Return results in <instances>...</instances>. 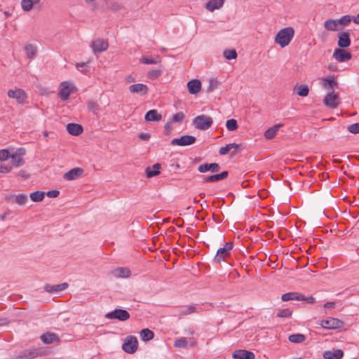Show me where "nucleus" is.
<instances>
[{
	"label": "nucleus",
	"mask_w": 359,
	"mask_h": 359,
	"mask_svg": "<svg viewBox=\"0 0 359 359\" xmlns=\"http://www.w3.org/2000/svg\"><path fill=\"white\" fill-rule=\"evenodd\" d=\"M68 284L66 283L55 285H46L44 287V290L49 293H58L66 290Z\"/></svg>",
	"instance_id": "nucleus-22"
},
{
	"label": "nucleus",
	"mask_w": 359,
	"mask_h": 359,
	"mask_svg": "<svg viewBox=\"0 0 359 359\" xmlns=\"http://www.w3.org/2000/svg\"><path fill=\"white\" fill-rule=\"evenodd\" d=\"M67 130L69 134L75 136L80 135L83 130L81 125L73 123L67 124Z\"/></svg>",
	"instance_id": "nucleus-29"
},
{
	"label": "nucleus",
	"mask_w": 359,
	"mask_h": 359,
	"mask_svg": "<svg viewBox=\"0 0 359 359\" xmlns=\"http://www.w3.org/2000/svg\"><path fill=\"white\" fill-rule=\"evenodd\" d=\"M25 150L23 148L18 149L14 154H11V163L13 166L19 167L24 163L22 156L25 154Z\"/></svg>",
	"instance_id": "nucleus-14"
},
{
	"label": "nucleus",
	"mask_w": 359,
	"mask_h": 359,
	"mask_svg": "<svg viewBox=\"0 0 359 359\" xmlns=\"http://www.w3.org/2000/svg\"><path fill=\"white\" fill-rule=\"evenodd\" d=\"M154 337V332L148 328H145L140 332V338L144 341H148Z\"/></svg>",
	"instance_id": "nucleus-38"
},
{
	"label": "nucleus",
	"mask_w": 359,
	"mask_h": 359,
	"mask_svg": "<svg viewBox=\"0 0 359 359\" xmlns=\"http://www.w3.org/2000/svg\"><path fill=\"white\" fill-rule=\"evenodd\" d=\"M351 21V18L348 15H344L341 18L337 19V22L339 23V27H341V29L344 26L348 25Z\"/></svg>",
	"instance_id": "nucleus-44"
},
{
	"label": "nucleus",
	"mask_w": 359,
	"mask_h": 359,
	"mask_svg": "<svg viewBox=\"0 0 359 359\" xmlns=\"http://www.w3.org/2000/svg\"><path fill=\"white\" fill-rule=\"evenodd\" d=\"M232 248V243H226L223 248H220L217 250V254L214 257V262L215 263H220L222 261L225 260V259L229 256Z\"/></svg>",
	"instance_id": "nucleus-5"
},
{
	"label": "nucleus",
	"mask_w": 359,
	"mask_h": 359,
	"mask_svg": "<svg viewBox=\"0 0 359 359\" xmlns=\"http://www.w3.org/2000/svg\"><path fill=\"white\" fill-rule=\"evenodd\" d=\"M332 57L339 62H344L348 61L352 55L343 48H336L334 50Z\"/></svg>",
	"instance_id": "nucleus-12"
},
{
	"label": "nucleus",
	"mask_w": 359,
	"mask_h": 359,
	"mask_svg": "<svg viewBox=\"0 0 359 359\" xmlns=\"http://www.w3.org/2000/svg\"><path fill=\"white\" fill-rule=\"evenodd\" d=\"M288 339L292 343H302L306 340V336L302 334H293L289 336Z\"/></svg>",
	"instance_id": "nucleus-39"
},
{
	"label": "nucleus",
	"mask_w": 359,
	"mask_h": 359,
	"mask_svg": "<svg viewBox=\"0 0 359 359\" xmlns=\"http://www.w3.org/2000/svg\"><path fill=\"white\" fill-rule=\"evenodd\" d=\"M24 49H25L26 56L27 58L32 60L36 57V53H37V48L35 46H34L32 44H27L25 46Z\"/></svg>",
	"instance_id": "nucleus-34"
},
{
	"label": "nucleus",
	"mask_w": 359,
	"mask_h": 359,
	"mask_svg": "<svg viewBox=\"0 0 359 359\" xmlns=\"http://www.w3.org/2000/svg\"><path fill=\"white\" fill-rule=\"evenodd\" d=\"M45 196L43 191H36L30 194V198L34 202H41L43 201Z\"/></svg>",
	"instance_id": "nucleus-42"
},
{
	"label": "nucleus",
	"mask_w": 359,
	"mask_h": 359,
	"mask_svg": "<svg viewBox=\"0 0 359 359\" xmlns=\"http://www.w3.org/2000/svg\"><path fill=\"white\" fill-rule=\"evenodd\" d=\"M91 47L95 53H100L108 48V43L102 39H97L92 43Z\"/></svg>",
	"instance_id": "nucleus-19"
},
{
	"label": "nucleus",
	"mask_w": 359,
	"mask_h": 359,
	"mask_svg": "<svg viewBox=\"0 0 359 359\" xmlns=\"http://www.w3.org/2000/svg\"><path fill=\"white\" fill-rule=\"evenodd\" d=\"M226 128L230 131H234L238 128V124L236 120L231 118L226 121Z\"/></svg>",
	"instance_id": "nucleus-46"
},
{
	"label": "nucleus",
	"mask_w": 359,
	"mask_h": 359,
	"mask_svg": "<svg viewBox=\"0 0 359 359\" xmlns=\"http://www.w3.org/2000/svg\"><path fill=\"white\" fill-rule=\"evenodd\" d=\"M148 75L150 79H154L161 75V71L158 69L151 70L148 72Z\"/></svg>",
	"instance_id": "nucleus-54"
},
{
	"label": "nucleus",
	"mask_w": 359,
	"mask_h": 359,
	"mask_svg": "<svg viewBox=\"0 0 359 359\" xmlns=\"http://www.w3.org/2000/svg\"><path fill=\"white\" fill-rule=\"evenodd\" d=\"M187 88L190 94H196L201 90V83L198 79H193L188 82Z\"/></svg>",
	"instance_id": "nucleus-23"
},
{
	"label": "nucleus",
	"mask_w": 359,
	"mask_h": 359,
	"mask_svg": "<svg viewBox=\"0 0 359 359\" xmlns=\"http://www.w3.org/2000/svg\"><path fill=\"white\" fill-rule=\"evenodd\" d=\"M224 56L227 60L236 59L237 53L234 49H228L224 51Z\"/></svg>",
	"instance_id": "nucleus-45"
},
{
	"label": "nucleus",
	"mask_w": 359,
	"mask_h": 359,
	"mask_svg": "<svg viewBox=\"0 0 359 359\" xmlns=\"http://www.w3.org/2000/svg\"><path fill=\"white\" fill-rule=\"evenodd\" d=\"M344 355V352L341 349L333 351H326L323 353L325 359H341Z\"/></svg>",
	"instance_id": "nucleus-27"
},
{
	"label": "nucleus",
	"mask_w": 359,
	"mask_h": 359,
	"mask_svg": "<svg viewBox=\"0 0 359 359\" xmlns=\"http://www.w3.org/2000/svg\"><path fill=\"white\" fill-rule=\"evenodd\" d=\"M282 127L281 124H277L271 128H269L268 130H266L264 133V137L267 140H271L273 139L276 135L277 131Z\"/></svg>",
	"instance_id": "nucleus-35"
},
{
	"label": "nucleus",
	"mask_w": 359,
	"mask_h": 359,
	"mask_svg": "<svg viewBox=\"0 0 359 359\" xmlns=\"http://www.w3.org/2000/svg\"><path fill=\"white\" fill-rule=\"evenodd\" d=\"M12 170V167L11 165H0V172L1 173H8L11 172Z\"/></svg>",
	"instance_id": "nucleus-55"
},
{
	"label": "nucleus",
	"mask_w": 359,
	"mask_h": 359,
	"mask_svg": "<svg viewBox=\"0 0 359 359\" xmlns=\"http://www.w3.org/2000/svg\"><path fill=\"white\" fill-rule=\"evenodd\" d=\"M294 36V29L292 27H285L278 32L274 37V41L281 48L287 46Z\"/></svg>",
	"instance_id": "nucleus-1"
},
{
	"label": "nucleus",
	"mask_w": 359,
	"mask_h": 359,
	"mask_svg": "<svg viewBox=\"0 0 359 359\" xmlns=\"http://www.w3.org/2000/svg\"><path fill=\"white\" fill-rule=\"evenodd\" d=\"M8 96L10 98L15 99L19 104L25 103L27 100V95L25 92L20 88L9 90L8 91Z\"/></svg>",
	"instance_id": "nucleus-11"
},
{
	"label": "nucleus",
	"mask_w": 359,
	"mask_h": 359,
	"mask_svg": "<svg viewBox=\"0 0 359 359\" xmlns=\"http://www.w3.org/2000/svg\"><path fill=\"white\" fill-rule=\"evenodd\" d=\"M220 169V166L217 163H205L199 165L198 170L200 172H205L208 171H211L212 172H216L219 171Z\"/></svg>",
	"instance_id": "nucleus-21"
},
{
	"label": "nucleus",
	"mask_w": 359,
	"mask_h": 359,
	"mask_svg": "<svg viewBox=\"0 0 359 359\" xmlns=\"http://www.w3.org/2000/svg\"><path fill=\"white\" fill-rule=\"evenodd\" d=\"M144 119L146 121H156L158 122L161 121L162 116L161 114H158L157 110L156 109H151L147 111L144 116Z\"/></svg>",
	"instance_id": "nucleus-28"
},
{
	"label": "nucleus",
	"mask_w": 359,
	"mask_h": 359,
	"mask_svg": "<svg viewBox=\"0 0 359 359\" xmlns=\"http://www.w3.org/2000/svg\"><path fill=\"white\" fill-rule=\"evenodd\" d=\"M184 118V114L182 112H178L174 114L172 117V122H181Z\"/></svg>",
	"instance_id": "nucleus-52"
},
{
	"label": "nucleus",
	"mask_w": 359,
	"mask_h": 359,
	"mask_svg": "<svg viewBox=\"0 0 359 359\" xmlns=\"http://www.w3.org/2000/svg\"><path fill=\"white\" fill-rule=\"evenodd\" d=\"M334 306H335V303L333 302H329L324 304V307L327 308V309L333 308V307H334Z\"/></svg>",
	"instance_id": "nucleus-61"
},
{
	"label": "nucleus",
	"mask_w": 359,
	"mask_h": 359,
	"mask_svg": "<svg viewBox=\"0 0 359 359\" xmlns=\"http://www.w3.org/2000/svg\"><path fill=\"white\" fill-rule=\"evenodd\" d=\"M171 122H168L165 123V128L168 130V131H170L171 130Z\"/></svg>",
	"instance_id": "nucleus-63"
},
{
	"label": "nucleus",
	"mask_w": 359,
	"mask_h": 359,
	"mask_svg": "<svg viewBox=\"0 0 359 359\" xmlns=\"http://www.w3.org/2000/svg\"><path fill=\"white\" fill-rule=\"evenodd\" d=\"M295 90L297 94L300 97H306L309 93V88L306 85H299L296 86Z\"/></svg>",
	"instance_id": "nucleus-40"
},
{
	"label": "nucleus",
	"mask_w": 359,
	"mask_h": 359,
	"mask_svg": "<svg viewBox=\"0 0 359 359\" xmlns=\"http://www.w3.org/2000/svg\"><path fill=\"white\" fill-rule=\"evenodd\" d=\"M138 347V341L135 337L128 336L122 345L123 350L128 353H134Z\"/></svg>",
	"instance_id": "nucleus-7"
},
{
	"label": "nucleus",
	"mask_w": 359,
	"mask_h": 359,
	"mask_svg": "<svg viewBox=\"0 0 359 359\" xmlns=\"http://www.w3.org/2000/svg\"><path fill=\"white\" fill-rule=\"evenodd\" d=\"M111 274L117 278H126L131 276V271L127 267H118L112 270Z\"/></svg>",
	"instance_id": "nucleus-15"
},
{
	"label": "nucleus",
	"mask_w": 359,
	"mask_h": 359,
	"mask_svg": "<svg viewBox=\"0 0 359 359\" xmlns=\"http://www.w3.org/2000/svg\"><path fill=\"white\" fill-rule=\"evenodd\" d=\"M229 172L227 171H223L219 174L213 175L209 177H203V182H214L222 180L228 177Z\"/></svg>",
	"instance_id": "nucleus-25"
},
{
	"label": "nucleus",
	"mask_w": 359,
	"mask_h": 359,
	"mask_svg": "<svg viewBox=\"0 0 359 359\" xmlns=\"http://www.w3.org/2000/svg\"><path fill=\"white\" fill-rule=\"evenodd\" d=\"M323 103L326 107L331 109H335L339 104V97L334 91L329 92L323 100Z\"/></svg>",
	"instance_id": "nucleus-10"
},
{
	"label": "nucleus",
	"mask_w": 359,
	"mask_h": 359,
	"mask_svg": "<svg viewBox=\"0 0 359 359\" xmlns=\"http://www.w3.org/2000/svg\"><path fill=\"white\" fill-rule=\"evenodd\" d=\"M337 85V81L332 77L324 78L321 81V86L325 89H332Z\"/></svg>",
	"instance_id": "nucleus-33"
},
{
	"label": "nucleus",
	"mask_w": 359,
	"mask_h": 359,
	"mask_svg": "<svg viewBox=\"0 0 359 359\" xmlns=\"http://www.w3.org/2000/svg\"><path fill=\"white\" fill-rule=\"evenodd\" d=\"M281 299L283 302H287L290 300L300 301L304 299V296L300 293L292 292L283 294L281 297Z\"/></svg>",
	"instance_id": "nucleus-26"
},
{
	"label": "nucleus",
	"mask_w": 359,
	"mask_h": 359,
	"mask_svg": "<svg viewBox=\"0 0 359 359\" xmlns=\"http://www.w3.org/2000/svg\"><path fill=\"white\" fill-rule=\"evenodd\" d=\"M218 81L216 80H211L210 86L208 87V91H212L217 88Z\"/></svg>",
	"instance_id": "nucleus-57"
},
{
	"label": "nucleus",
	"mask_w": 359,
	"mask_h": 359,
	"mask_svg": "<svg viewBox=\"0 0 359 359\" xmlns=\"http://www.w3.org/2000/svg\"><path fill=\"white\" fill-rule=\"evenodd\" d=\"M213 121L210 116L205 115H199L193 120V124L196 128L205 130L210 128L212 125Z\"/></svg>",
	"instance_id": "nucleus-3"
},
{
	"label": "nucleus",
	"mask_w": 359,
	"mask_h": 359,
	"mask_svg": "<svg viewBox=\"0 0 359 359\" xmlns=\"http://www.w3.org/2000/svg\"><path fill=\"white\" fill-rule=\"evenodd\" d=\"M197 312H198V309L195 305H187V306H183L180 307L178 309V313L177 314H175V316H187V315H189L191 313H197Z\"/></svg>",
	"instance_id": "nucleus-24"
},
{
	"label": "nucleus",
	"mask_w": 359,
	"mask_h": 359,
	"mask_svg": "<svg viewBox=\"0 0 359 359\" xmlns=\"http://www.w3.org/2000/svg\"><path fill=\"white\" fill-rule=\"evenodd\" d=\"M319 325L325 329H338L341 328L344 323L338 318H329L326 320H321Z\"/></svg>",
	"instance_id": "nucleus-9"
},
{
	"label": "nucleus",
	"mask_w": 359,
	"mask_h": 359,
	"mask_svg": "<svg viewBox=\"0 0 359 359\" xmlns=\"http://www.w3.org/2000/svg\"><path fill=\"white\" fill-rule=\"evenodd\" d=\"M85 4L88 6H93L95 5L97 0H83Z\"/></svg>",
	"instance_id": "nucleus-60"
},
{
	"label": "nucleus",
	"mask_w": 359,
	"mask_h": 359,
	"mask_svg": "<svg viewBox=\"0 0 359 359\" xmlns=\"http://www.w3.org/2000/svg\"><path fill=\"white\" fill-rule=\"evenodd\" d=\"M239 147V145L236 143L228 144L225 147H222L219 149V154L226 155L227 154L231 149H237Z\"/></svg>",
	"instance_id": "nucleus-41"
},
{
	"label": "nucleus",
	"mask_w": 359,
	"mask_h": 359,
	"mask_svg": "<svg viewBox=\"0 0 359 359\" xmlns=\"http://www.w3.org/2000/svg\"><path fill=\"white\" fill-rule=\"evenodd\" d=\"M41 0H22L21 6L23 11H29L34 6L37 4Z\"/></svg>",
	"instance_id": "nucleus-37"
},
{
	"label": "nucleus",
	"mask_w": 359,
	"mask_h": 359,
	"mask_svg": "<svg viewBox=\"0 0 359 359\" xmlns=\"http://www.w3.org/2000/svg\"><path fill=\"white\" fill-rule=\"evenodd\" d=\"M129 90L132 93H137L140 95H145L147 94L149 88L147 86L143 83H137L131 85L129 87Z\"/></svg>",
	"instance_id": "nucleus-18"
},
{
	"label": "nucleus",
	"mask_w": 359,
	"mask_h": 359,
	"mask_svg": "<svg viewBox=\"0 0 359 359\" xmlns=\"http://www.w3.org/2000/svg\"><path fill=\"white\" fill-rule=\"evenodd\" d=\"M48 351L41 347H31L23 350L17 355V359H33L38 356H45Z\"/></svg>",
	"instance_id": "nucleus-2"
},
{
	"label": "nucleus",
	"mask_w": 359,
	"mask_h": 359,
	"mask_svg": "<svg viewBox=\"0 0 359 359\" xmlns=\"http://www.w3.org/2000/svg\"><path fill=\"white\" fill-rule=\"evenodd\" d=\"M196 344L197 341L194 338H189V340H187L185 337H180L174 342V346L179 348L194 347Z\"/></svg>",
	"instance_id": "nucleus-13"
},
{
	"label": "nucleus",
	"mask_w": 359,
	"mask_h": 359,
	"mask_svg": "<svg viewBox=\"0 0 359 359\" xmlns=\"http://www.w3.org/2000/svg\"><path fill=\"white\" fill-rule=\"evenodd\" d=\"M83 173V170L82 168H74L65 172L63 175V178L68 181L74 180L80 177Z\"/></svg>",
	"instance_id": "nucleus-17"
},
{
	"label": "nucleus",
	"mask_w": 359,
	"mask_h": 359,
	"mask_svg": "<svg viewBox=\"0 0 359 359\" xmlns=\"http://www.w3.org/2000/svg\"><path fill=\"white\" fill-rule=\"evenodd\" d=\"M353 22L355 23V24H358L359 25V13L356 15V17L353 19Z\"/></svg>",
	"instance_id": "nucleus-64"
},
{
	"label": "nucleus",
	"mask_w": 359,
	"mask_h": 359,
	"mask_svg": "<svg viewBox=\"0 0 359 359\" xmlns=\"http://www.w3.org/2000/svg\"><path fill=\"white\" fill-rule=\"evenodd\" d=\"M59 194H60V192L57 190H51V191H48L46 193V195L50 198H56L58 196Z\"/></svg>",
	"instance_id": "nucleus-56"
},
{
	"label": "nucleus",
	"mask_w": 359,
	"mask_h": 359,
	"mask_svg": "<svg viewBox=\"0 0 359 359\" xmlns=\"http://www.w3.org/2000/svg\"><path fill=\"white\" fill-rule=\"evenodd\" d=\"M74 88V86L69 81H63L59 87L58 96L62 100H67Z\"/></svg>",
	"instance_id": "nucleus-6"
},
{
	"label": "nucleus",
	"mask_w": 359,
	"mask_h": 359,
	"mask_svg": "<svg viewBox=\"0 0 359 359\" xmlns=\"http://www.w3.org/2000/svg\"><path fill=\"white\" fill-rule=\"evenodd\" d=\"M41 341L46 344H50L59 341V338L56 334L47 332L41 336Z\"/></svg>",
	"instance_id": "nucleus-30"
},
{
	"label": "nucleus",
	"mask_w": 359,
	"mask_h": 359,
	"mask_svg": "<svg viewBox=\"0 0 359 359\" xmlns=\"http://www.w3.org/2000/svg\"><path fill=\"white\" fill-rule=\"evenodd\" d=\"M185 333L189 335H193L194 334V330L192 329H188L185 330Z\"/></svg>",
	"instance_id": "nucleus-62"
},
{
	"label": "nucleus",
	"mask_w": 359,
	"mask_h": 359,
	"mask_svg": "<svg viewBox=\"0 0 359 359\" xmlns=\"http://www.w3.org/2000/svg\"><path fill=\"white\" fill-rule=\"evenodd\" d=\"M76 67L79 71L83 73H87L88 72L87 69V62L77 63L76 65Z\"/></svg>",
	"instance_id": "nucleus-51"
},
{
	"label": "nucleus",
	"mask_w": 359,
	"mask_h": 359,
	"mask_svg": "<svg viewBox=\"0 0 359 359\" xmlns=\"http://www.w3.org/2000/svg\"><path fill=\"white\" fill-rule=\"evenodd\" d=\"M160 168H161V165L159 163H156V164L153 165V166L151 168L148 167L146 169L147 177L150 178V177L158 175L160 173Z\"/></svg>",
	"instance_id": "nucleus-36"
},
{
	"label": "nucleus",
	"mask_w": 359,
	"mask_h": 359,
	"mask_svg": "<svg viewBox=\"0 0 359 359\" xmlns=\"http://www.w3.org/2000/svg\"><path fill=\"white\" fill-rule=\"evenodd\" d=\"M11 154L7 149H1L0 150V161H5L11 158Z\"/></svg>",
	"instance_id": "nucleus-49"
},
{
	"label": "nucleus",
	"mask_w": 359,
	"mask_h": 359,
	"mask_svg": "<svg viewBox=\"0 0 359 359\" xmlns=\"http://www.w3.org/2000/svg\"><path fill=\"white\" fill-rule=\"evenodd\" d=\"M196 137L192 135H182L177 138H174L171 140L170 144L172 145H177V146H189L194 144L196 142Z\"/></svg>",
	"instance_id": "nucleus-8"
},
{
	"label": "nucleus",
	"mask_w": 359,
	"mask_h": 359,
	"mask_svg": "<svg viewBox=\"0 0 359 359\" xmlns=\"http://www.w3.org/2000/svg\"><path fill=\"white\" fill-rule=\"evenodd\" d=\"M105 318L109 320L116 319L120 321H126L130 318V313L125 309H116L105 314Z\"/></svg>",
	"instance_id": "nucleus-4"
},
{
	"label": "nucleus",
	"mask_w": 359,
	"mask_h": 359,
	"mask_svg": "<svg viewBox=\"0 0 359 359\" xmlns=\"http://www.w3.org/2000/svg\"><path fill=\"white\" fill-rule=\"evenodd\" d=\"M302 301H304L308 304H313L316 302V299L312 296H310L309 297H306L304 296V299H303Z\"/></svg>",
	"instance_id": "nucleus-58"
},
{
	"label": "nucleus",
	"mask_w": 359,
	"mask_h": 359,
	"mask_svg": "<svg viewBox=\"0 0 359 359\" xmlns=\"http://www.w3.org/2000/svg\"><path fill=\"white\" fill-rule=\"evenodd\" d=\"M140 62L143 64L155 65L158 63L159 61L156 58H149L145 56H142L140 58Z\"/></svg>",
	"instance_id": "nucleus-48"
},
{
	"label": "nucleus",
	"mask_w": 359,
	"mask_h": 359,
	"mask_svg": "<svg viewBox=\"0 0 359 359\" xmlns=\"http://www.w3.org/2000/svg\"><path fill=\"white\" fill-rule=\"evenodd\" d=\"M292 311L290 309H283L278 310L277 316L280 318H287L292 315Z\"/></svg>",
	"instance_id": "nucleus-47"
},
{
	"label": "nucleus",
	"mask_w": 359,
	"mask_h": 359,
	"mask_svg": "<svg viewBox=\"0 0 359 359\" xmlns=\"http://www.w3.org/2000/svg\"><path fill=\"white\" fill-rule=\"evenodd\" d=\"M223 4L224 0H210L206 3L205 8L210 11H213L221 8Z\"/></svg>",
	"instance_id": "nucleus-32"
},
{
	"label": "nucleus",
	"mask_w": 359,
	"mask_h": 359,
	"mask_svg": "<svg viewBox=\"0 0 359 359\" xmlns=\"http://www.w3.org/2000/svg\"><path fill=\"white\" fill-rule=\"evenodd\" d=\"M88 108L90 111L95 112L99 109V104L94 101H89L88 102Z\"/></svg>",
	"instance_id": "nucleus-53"
},
{
	"label": "nucleus",
	"mask_w": 359,
	"mask_h": 359,
	"mask_svg": "<svg viewBox=\"0 0 359 359\" xmlns=\"http://www.w3.org/2000/svg\"><path fill=\"white\" fill-rule=\"evenodd\" d=\"M348 130L353 134L359 133V123H355L348 126Z\"/></svg>",
	"instance_id": "nucleus-50"
},
{
	"label": "nucleus",
	"mask_w": 359,
	"mask_h": 359,
	"mask_svg": "<svg viewBox=\"0 0 359 359\" xmlns=\"http://www.w3.org/2000/svg\"><path fill=\"white\" fill-rule=\"evenodd\" d=\"M324 27L329 31H339L341 29V27H339L337 20L332 19L327 20L324 23Z\"/></svg>",
	"instance_id": "nucleus-31"
},
{
	"label": "nucleus",
	"mask_w": 359,
	"mask_h": 359,
	"mask_svg": "<svg viewBox=\"0 0 359 359\" xmlns=\"http://www.w3.org/2000/svg\"><path fill=\"white\" fill-rule=\"evenodd\" d=\"M13 198L15 202L20 205H24L28 201L27 196L24 194L15 195L13 196Z\"/></svg>",
	"instance_id": "nucleus-43"
},
{
	"label": "nucleus",
	"mask_w": 359,
	"mask_h": 359,
	"mask_svg": "<svg viewBox=\"0 0 359 359\" xmlns=\"http://www.w3.org/2000/svg\"><path fill=\"white\" fill-rule=\"evenodd\" d=\"M337 45L340 48H345L351 45L350 34L347 32H340L338 34Z\"/></svg>",
	"instance_id": "nucleus-16"
},
{
	"label": "nucleus",
	"mask_w": 359,
	"mask_h": 359,
	"mask_svg": "<svg viewBox=\"0 0 359 359\" xmlns=\"http://www.w3.org/2000/svg\"><path fill=\"white\" fill-rule=\"evenodd\" d=\"M139 137H140V139H141L142 140H149V138L150 137V135H149V134H148V133H140V134L139 135Z\"/></svg>",
	"instance_id": "nucleus-59"
},
{
	"label": "nucleus",
	"mask_w": 359,
	"mask_h": 359,
	"mask_svg": "<svg viewBox=\"0 0 359 359\" xmlns=\"http://www.w3.org/2000/svg\"><path fill=\"white\" fill-rule=\"evenodd\" d=\"M233 358L238 359H255V354L249 351L239 349L233 353Z\"/></svg>",
	"instance_id": "nucleus-20"
}]
</instances>
